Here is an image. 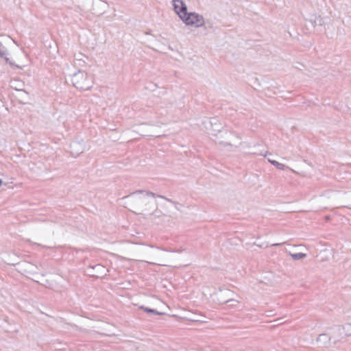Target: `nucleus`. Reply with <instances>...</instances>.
Masks as SVG:
<instances>
[{"label": "nucleus", "mask_w": 351, "mask_h": 351, "mask_svg": "<svg viewBox=\"0 0 351 351\" xmlns=\"http://www.w3.org/2000/svg\"><path fill=\"white\" fill-rule=\"evenodd\" d=\"M182 21L185 25L195 28L202 27L205 25V19L203 15L195 12H187Z\"/></svg>", "instance_id": "nucleus-2"}, {"label": "nucleus", "mask_w": 351, "mask_h": 351, "mask_svg": "<svg viewBox=\"0 0 351 351\" xmlns=\"http://www.w3.org/2000/svg\"><path fill=\"white\" fill-rule=\"evenodd\" d=\"M334 332L339 339L350 337L351 336V324L337 326L334 328Z\"/></svg>", "instance_id": "nucleus-4"}, {"label": "nucleus", "mask_w": 351, "mask_h": 351, "mask_svg": "<svg viewBox=\"0 0 351 351\" xmlns=\"http://www.w3.org/2000/svg\"><path fill=\"white\" fill-rule=\"evenodd\" d=\"M16 84H17L16 80H12L10 82V86L12 88H14L17 91L21 90L22 89L21 88L20 86H18Z\"/></svg>", "instance_id": "nucleus-12"}, {"label": "nucleus", "mask_w": 351, "mask_h": 351, "mask_svg": "<svg viewBox=\"0 0 351 351\" xmlns=\"http://www.w3.org/2000/svg\"><path fill=\"white\" fill-rule=\"evenodd\" d=\"M280 243H274V244H272L271 245L272 246H278V245H280Z\"/></svg>", "instance_id": "nucleus-19"}, {"label": "nucleus", "mask_w": 351, "mask_h": 351, "mask_svg": "<svg viewBox=\"0 0 351 351\" xmlns=\"http://www.w3.org/2000/svg\"><path fill=\"white\" fill-rule=\"evenodd\" d=\"M291 256L294 260H300L301 258H305L306 256V254L304 253H293L291 254Z\"/></svg>", "instance_id": "nucleus-11"}, {"label": "nucleus", "mask_w": 351, "mask_h": 351, "mask_svg": "<svg viewBox=\"0 0 351 351\" xmlns=\"http://www.w3.org/2000/svg\"><path fill=\"white\" fill-rule=\"evenodd\" d=\"M1 183H2V181H1V180L0 179V185L1 184Z\"/></svg>", "instance_id": "nucleus-20"}, {"label": "nucleus", "mask_w": 351, "mask_h": 351, "mask_svg": "<svg viewBox=\"0 0 351 351\" xmlns=\"http://www.w3.org/2000/svg\"><path fill=\"white\" fill-rule=\"evenodd\" d=\"M172 5L174 12L182 20L187 14V6L182 0H172Z\"/></svg>", "instance_id": "nucleus-3"}, {"label": "nucleus", "mask_w": 351, "mask_h": 351, "mask_svg": "<svg viewBox=\"0 0 351 351\" xmlns=\"http://www.w3.org/2000/svg\"><path fill=\"white\" fill-rule=\"evenodd\" d=\"M78 147H82V145L78 143H74L72 144L71 145V148H72V154L74 155V156H77L79 154V153H75L74 152V149H77Z\"/></svg>", "instance_id": "nucleus-13"}, {"label": "nucleus", "mask_w": 351, "mask_h": 351, "mask_svg": "<svg viewBox=\"0 0 351 351\" xmlns=\"http://www.w3.org/2000/svg\"><path fill=\"white\" fill-rule=\"evenodd\" d=\"M86 57L82 54L78 53L74 57V65L76 66H83L86 63Z\"/></svg>", "instance_id": "nucleus-7"}, {"label": "nucleus", "mask_w": 351, "mask_h": 351, "mask_svg": "<svg viewBox=\"0 0 351 351\" xmlns=\"http://www.w3.org/2000/svg\"><path fill=\"white\" fill-rule=\"evenodd\" d=\"M99 4H100L101 7H102V8H105L107 5L106 3H105V2H100Z\"/></svg>", "instance_id": "nucleus-18"}, {"label": "nucleus", "mask_w": 351, "mask_h": 351, "mask_svg": "<svg viewBox=\"0 0 351 351\" xmlns=\"http://www.w3.org/2000/svg\"><path fill=\"white\" fill-rule=\"evenodd\" d=\"M145 193H146V195H148V196H149V195H150V196H152V197H155V194H154V193H152V192L145 191Z\"/></svg>", "instance_id": "nucleus-17"}, {"label": "nucleus", "mask_w": 351, "mask_h": 351, "mask_svg": "<svg viewBox=\"0 0 351 351\" xmlns=\"http://www.w3.org/2000/svg\"><path fill=\"white\" fill-rule=\"evenodd\" d=\"M161 213L158 210H156L153 214H152V219L154 217H159L161 215Z\"/></svg>", "instance_id": "nucleus-16"}, {"label": "nucleus", "mask_w": 351, "mask_h": 351, "mask_svg": "<svg viewBox=\"0 0 351 351\" xmlns=\"http://www.w3.org/2000/svg\"><path fill=\"white\" fill-rule=\"evenodd\" d=\"M268 161L280 170H284L287 167L285 165L280 163L278 161L271 160L270 158H268Z\"/></svg>", "instance_id": "nucleus-8"}, {"label": "nucleus", "mask_w": 351, "mask_h": 351, "mask_svg": "<svg viewBox=\"0 0 351 351\" xmlns=\"http://www.w3.org/2000/svg\"><path fill=\"white\" fill-rule=\"evenodd\" d=\"M5 49L3 45L0 43V57L4 58L5 56Z\"/></svg>", "instance_id": "nucleus-15"}, {"label": "nucleus", "mask_w": 351, "mask_h": 351, "mask_svg": "<svg viewBox=\"0 0 351 351\" xmlns=\"http://www.w3.org/2000/svg\"><path fill=\"white\" fill-rule=\"evenodd\" d=\"M72 82L75 87L82 90H88L93 85L91 76L82 71H79L73 75Z\"/></svg>", "instance_id": "nucleus-1"}, {"label": "nucleus", "mask_w": 351, "mask_h": 351, "mask_svg": "<svg viewBox=\"0 0 351 351\" xmlns=\"http://www.w3.org/2000/svg\"><path fill=\"white\" fill-rule=\"evenodd\" d=\"M23 267H25L26 272L29 274L36 273L37 270V267L29 263H27L25 265H23Z\"/></svg>", "instance_id": "nucleus-9"}, {"label": "nucleus", "mask_w": 351, "mask_h": 351, "mask_svg": "<svg viewBox=\"0 0 351 351\" xmlns=\"http://www.w3.org/2000/svg\"><path fill=\"white\" fill-rule=\"evenodd\" d=\"M162 202H158V204L160 206H165L167 204H173V202L167 198L164 197L163 196L158 197Z\"/></svg>", "instance_id": "nucleus-10"}, {"label": "nucleus", "mask_w": 351, "mask_h": 351, "mask_svg": "<svg viewBox=\"0 0 351 351\" xmlns=\"http://www.w3.org/2000/svg\"><path fill=\"white\" fill-rule=\"evenodd\" d=\"M331 337L326 333L320 334L317 339V343L320 348H329L330 346Z\"/></svg>", "instance_id": "nucleus-5"}, {"label": "nucleus", "mask_w": 351, "mask_h": 351, "mask_svg": "<svg viewBox=\"0 0 351 351\" xmlns=\"http://www.w3.org/2000/svg\"><path fill=\"white\" fill-rule=\"evenodd\" d=\"M235 139L237 141H232L234 145L232 144L231 143H220V144H221L224 149H226L228 151H233L234 148L237 147V146L240 144L239 138L238 137H235Z\"/></svg>", "instance_id": "nucleus-6"}, {"label": "nucleus", "mask_w": 351, "mask_h": 351, "mask_svg": "<svg viewBox=\"0 0 351 351\" xmlns=\"http://www.w3.org/2000/svg\"><path fill=\"white\" fill-rule=\"evenodd\" d=\"M141 308L144 309L145 311L147 312V313H154V314H156V315H160V313H158V311H155L154 309H152V308H147V307H141Z\"/></svg>", "instance_id": "nucleus-14"}]
</instances>
